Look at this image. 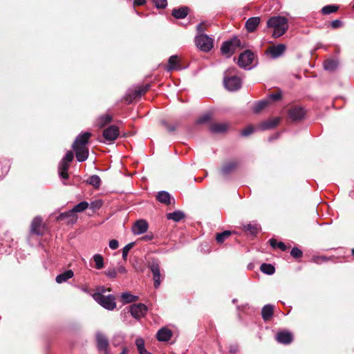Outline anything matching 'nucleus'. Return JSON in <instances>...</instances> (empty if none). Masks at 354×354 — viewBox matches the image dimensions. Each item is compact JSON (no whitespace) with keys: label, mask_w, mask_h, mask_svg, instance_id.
Returning <instances> with one entry per match:
<instances>
[{"label":"nucleus","mask_w":354,"mask_h":354,"mask_svg":"<svg viewBox=\"0 0 354 354\" xmlns=\"http://www.w3.org/2000/svg\"><path fill=\"white\" fill-rule=\"evenodd\" d=\"M238 72L236 67H230L224 72L223 84L229 91H236L241 88L242 80Z\"/></svg>","instance_id":"f257e3e1"},{"label":"nucleus","mask_w":354,"mask_h":354,"mask_svg":"<svg viewBox=\"0 0 354 354\" xmlns=\"http://www.w3.org/2000/svg\"><path fill=\"white\" fill-rule=\"evenodd\" d=\"M267 27L273 29L272 37L277 38L288 29V21L285 17L274 16L267 21Z\"/></svg>","instance_id":"f03ea898"},{"label":"nucleus","mask_w":354,"mask_h":354,"mask_svg":"<svg viewBox=\"0 0 354 354\" xmlns=\"http://www.w3.org/2000/svg\"><path fill=\"white\" fill-rule=\"evenodd\" d=\"M93 298L101 306L108 310H113L116 307L115 297L113 295H104L102 293L93 294Z\"/></svg>","instance_id":"7ed1b4c3"},{"label":"nucleus","mask_w":354,"mask_h":354,"mask_svg":"<svg viewBox=\"0 0 354 354\" xmlns=\"http://www.w3.org/2000/svg\"><path fill=\"white\" fill-rule=\"evenodd\" d=\"M241 40L237 37H234L231 39L225 41L222 44L221 51L223 55L230 57L241 48Z\"/></svg>","instance_id":"20e7f679"},{"label":"nucleus","mask_w":354,"mask_h":354,"mask_svg":"<svg viewBox=\"0 0 354 354\" xmlns=\"http://www.w3.org/2000/svg\"><path fill=\"white\" fill-rule=\"evenodd\" d=\"M196 46L204 52H208L213 48V39L205 34H200L195 37Z\"/></svg>","instance_id":"39448f33"},{"label":"nucleus","mask_w":354,"mask_h":354,"mask_svg":"<svg viewBox=\"0 0 354 354\" xmlns=\"http://www.w3.org/2000/svg\"><path fill=\"white\" fill-rule=\"evenodd\" d=\"M254 53L249 50H246L239 55L237 64L242 68L245 70H250L252 68L251 64L254 60Z\"/></svg>","instance_id":"423d86ee"},{"label":"nucleus","mask_w":354,"mask_h":354,"mask_svg":"<svg viewBox=\"0 0 354 354\" xmlns=\"http://www.w3.org/2000/svg\"><path fill=\"white\" fill-rule=\"evenodd\" d=\"M149 268L153 274V286L156 288H159L161 283L160 266L157 259H152L149 263Z\"/></svg>","instance_id":"0eeeda50"},{"label":"nucleus","mask_w":354,"mask_h":354,"mask_svg":"<svg viewBox=\"0 0 354 354\" xmlns=\"http://www.w3.org/2000/svg\"><path fill=\"white\" fill-rule=\"evenodd\" d=\"M147 310L148 308L147 306L140 303L131 305L129 309V312L131 313V316L136 319L144 317L147 314Z\"/></svg>","instance_id":"6e6552de"},{"label":"nucleus","mask_w":354,"mask_h":354,"mask_svg":"<svg viewBox=\"0 0 354 354\" xmlns=\"http://www.w3.org/2000/svg\"><path fill=\"white\" fill-rule=\"evenodd\" d=\"M119 129L115 125H111L103 131V137L106 141L113 142L119 136Z\"/></svg>","instance_id":"1a4fd4ad"},{"label":"nucleus","mask_w":354,"mask_h":354,"mask_svg":"<svg viewBox=\"0 0 354 354\" xmlns=\"http://www.w3.org/2000/svg\"><path fill=\"white\" fill-rule=\"evenodd\" d=\"M95 339L97 350L103 351L104 353L108 352L109 341L105 335L100 331H97L95 334Z\"/></svg>","instance_id":"9d476101"},{"label":"nucleus","mask_w":354,"mask_h":354,"mask_svg":"<svg viewBox=\"0 0 354 354\" xmlns=\"http://www.w3.org/2000/svg\"><path fill=\"white\" fill-rule=\"evenodd\" d=\"M75 151L76 159L78 162H84L88 157V149L86 146L72 147Z\"/></svg>","instance_id":"9b49d317"},{"label":"nucleus","mask_w":354,"mask_h":354,"mask_svg":"<svg viewBox=\"0 0 354 354\" xmlns=\"http://www.w3.org/2000/svg\"><path fill=\"white\" fill-rule=\"evenodd\" d=\"M30 232L37 235H42L44 234V227H42V219L41 217L37 216L32 220Z\"/></svg>","instance_id":"f8f14e48"},{"label":"nucleus","mask_w":354,"mask_h":354,"mask_svg":"<svg viewBox=\"0 0 354 354\" xmlns=\"http://www.w3.org/2000/svg\"><path fill=\"white\" fill-rule=\"evenodd\" d=\"M149 225L145 220L140 219L137 221L132 227V232L134 234H142L146 232Z\"/></svg>","instance_id":"ddd939ff"},{"label":"nucleus","mask_w":354,"mask_h":354,"mask_svg":"<svg viewBox=\"0 0 354 354\" xmlns=\"http://www.w3.org/2000/svg\"><path fill=\"white\" fill-rule=\"evenodd\" d=\"M57 220L59 221H64L68 224H73L77 221V216L74 214L72 209L61 213L57 217Z\"/></svg>","instance_id":"4468645a"},{"label":"nucleus","mask_w":354,"mask_h":354,"mask_svg":"<svg viewBox=\"0 0 354 354\" xmlns=\"http://www.w3.org/2000/svg\"><path fill=\"white\" fill-rule=\"evenodd\" d=\"M288 115L292 120H300L304 118L305 111L302 107L295 106L289 110Z\"/></svg>","instance_id":"2eb2a0df"},{"label":"nucleus","mask_w":354,"mask_h":354,"mask_svg":"<svg viewBox=\"0 0 354 354\" xmlns=\"http://www.w3.org/2000/svg\"><path fill=\"white\" fill-rule=\"evenodd\" d=\"M91 136L90 132H83L80 133L75 138L72 147H76L79 146H86L88 142L89 138Z\"/></svg>","instance_id":"dca6fc26"},{"label":"nucleus","mask_w":354,"mask_h":354,"mask_svg":"<svg viewBox=\"0 0 354 354\" xmlns=\"http://www.w3.org/2000/svg\"><path fill=\"white\" fill-rule=\"evenodd\" d=\"M239 162L230 161L223 165L221 169V173L223 176H227L233 172L239 166Z\"/></svg>","instance_id":"f3484780"},{"label":"nucleus","mask_w":354,"mask_h":354,"mask_svg":"<svg viewBox=\"0 0 354 354\" xmlns=\"http://www.w3.org/2000/svg\"><path fill=\"white\" fill-rule=\"evenodd\" d=\"M276 339L281 344H288L292 342V335L288 331H281L277 334Z\"/></svg>","instance_id":"a211bd4d"},{"label":"nucleus","mask_w":354,"mask_h":354,"mask_svg":"<svg viewBox=\"0 0 354 354\" xmlns=\"http://www.w3.org/2000/svg\"><path fill=\"white\" fill-rule=\"evenodd\" d=\"M260 21L261 19L259 17H250L245 22V28L247 29L248 32H254L259 26Z\"/></svg>","instance_id":"6ab92c4d"},{"label":"nucleus","mask_w":354,"mask_h":354,"mask_svg":"<svg viewBox=\"0 0 354 354\" xmlns=\"http://www.w3.org/2000/svg\"><path fill=\"white\" fill-rule=\"evenodd\" d=\"M286 45L283 44H279L276 46H272L270 48V53L272 58H277L281 56L286 50Z\"/></svg>","instance_id":"aec40b11"},{"label":"nucleus","mask_w":354,"mask_h":354,"mask_svg":"<svg viewBox=\"0 0 354 354\" xmlns=\"http://www.w3.org/2000/svg\"><path fill=\"white\" fill-rule=\"evenodd\" d=\"M171 330L166 328L160 329L156 334L158 340L160 342H167L171 339Z\"/></svg>","instance_id":"412c9836"},{"label":"nucleus","mask_w":354,"mask_h":354,"mask_svg":"<svg viewBox=\"0 0 354 354\" xmlns=\"http://www.w3.org/2000/svg\"><path fill=\"white\" fill-rule=\"evenodd\" d=\"M182 68L179 64L178 56L171 55L168 60V65L166 67V71L169 72L173 70H181Z\"/></svg>","instance_id":"4be33fe9"},{"label":"nucleus","mask_w":354,"mask_h":354,"mask_svg":"<svg viewBox=\"0 0 354 354\" xmlns=\"http://www.w3.org/2000/svg\"><path fill=\"white\" fill-rule=\"evenodd\" d=\"M274 306L266 304L261 309V316L264 321L269 320L273 315Z\"/></svg>","instance_id":"5701e85b"},{"label":"nucleus","mask_w":354,"mask_h":354,"mask_svg":"<svg viewBox=\"0 0 354 354\" xmlns=\"http://www.w3.org/2000/svg\"><path fill=\"white\" fill-rule=\"evenodd\" d=\"M156 199L161 203L169 205L171 203V194L167 191H160L157 194Z\"/></svg>","instance_id":"b1692460"},{"label":"nucleus","mask_w":354,"mask_h":354,"mask_svg":"<svg viewBox=\"0 0 354 354\" xmlns=\"http://www.w3.org/2000/svg\"><path fill=\"white\" fill-rule=\"evenodd\" d=\"M189 8L187 6H182L178 8H174L172 10V15L176 19H184L188 15Z\"/></svg>","instance_id":"393cba45"},{"label":"nucleus","mask_w":354,"mask_h":354,"mask_svg":"<svg viewBox=\"0 0 354 354\" xmlns=\"http://www.w3.org/2000/svg\"><path fill=\"white\" fill-rule=\"evenodd\" d=\"M279 122V118H274L261 122L260 129L261 130H268L275 127Z\"/></svg>","instance_id":"a878e982"},{"label":"nucleus","mask_w":354,"mask_h":354,"mask_svg":"<svg viewBox=\"0 0 354 354\" xmlns=\"http://www.w3.org/2000/svg\"><path fill=\"white\" fill-rule=\"evenodd\" d=\"M74 276L73 271L71 270H68L59 274H58L55 278V281L57 283H62L66 282L67 280L71 279Z\"/></svg>","instance_id":"bb28decb"},{"label":"nucleus","mask_w":354,"mask_h":354,"mask_svg":"<svg viewBox=\"0 0 354 354\" xmlns=\"http://www.w3.org/2000/svg\"><path fill=\"white\" fill-rule=\"evenodd\" d=\"M185 216V213L181 210H176L173 212L166 214V218L168 220H171L175 222H179Z\"/></svg>","instance_id":"cd10ccee"},{"label":"nucleus","mask_w":354,"mask_h":354,"mask_svg":"<svg viewBox=\"0 0 354 354\" xmlns=\"http://www.w3.org/2000/svg\"><path fill=\"white\" fill-rule=\"evenodd\" d=\"M69 167V163L66 162L61 160L59 163V175L61 178L64 179L68 178V169Z\"/></svg>","instance_id":"c85d7f7f"},{"label":"nucleus","mask_w":354,"mask_h":354,"mask_svg":"<svg viewBox=\"0 0 354 354\" xmlns=\"http://www.w3.org/2000/svg\"><path fill=\"white\" fill-rule=\"evenodd\" d=\"M228 126L225 123H214L210 126V131L212 133H223L227 130Z\"/></svg>","instance_id":"c756f323"},{"label":"nucleus","mask_w":354,"mask_h":354,"mask_svg":"<svg viewBox=\"0 0 354 354\" xmlns=\"http://www.w3.org/2000/svg\"><path fill=\"white\" fill-rule=\"evenodd\" d=\"M338 61L333 59H329L324 62V68L326 71H333L338 66Z\"/></svg>","instance_id":"7c9ffc66"},{"label":"nucleus","mask_w":354,"mask_h":354,"mask_svg":"<svg viewBox=\"0 0 354 354\" xmlns=\"http://www.w3.org/2000/svg\"><path fill=\"white\" fill-rule=\"evenodd\" d=\"M245 231L249 232L251 234L255 235L260 230V225L257 223H250L243 226Z\"/></svg>","instance_id":"2f4dec72"},{"label":"nucleus","mask_w":354,"mask_h":354,"mask_svg":"<svg viewBox=\"0 0 354 354\" xmlns=\"http://www.w3.org/2000/svg\"><path fill=\"white\" fill-rule=\"evenodd\" d=\"M121 298L124 304H130L138 299V297L131 294L129 292L122 293Z\"/></svg>","instance_id":"473e14b6"},{"label":"nucleus","mask_w":354,"mask_h":354,"mask_svg":"<svg viewBox=\"0 0 354 354\" xmlns=\"http://www.w3.org/2000/svg\"><path fill=\"white\" fill-rule=\"evenodd\" d=\"M139 91H140V90L138 88V87L133 90L129 91V96L126 99L129 104L131 103L133 100L141 97L142 94L140 93Z\"/></svg>","instance_id":"72a5a7b5"},{"label":"nucleus","mask_w":354,"mask_h":354,"mask_svg":"<svg viewBox=\"0 0 354 354\" xmlns=\"http://www.w3.org/2000/svg\"><path fill=\"white\" fill-rule=\"evenodd\" d=\"M86 183L93 186L95 188H99L101 185V179L97 175H92L86 180Z\"/></svg>","instance_id":"f704fd0d"},{"label":"nucleus","mask_w":354,"mask_h":354,"mask_svg":"<svg viewBox=\"0 0 354 354\" xmlns=\"http://www.w3.org/2000/svg\"><path fill=\"white\" fill-rule=\"evenodd\" d=\"M269 104V101L268 100H263L256 102L253 106V112L254 113H259L261 110L265 109Z\"/></svg>","instance_id":"c9c22d12"},{"label":"nucleus","mask_w":354,"mask_h":354,"mask_svg":"<svg viewBox=\"0 0 354 354\" xmlns=\"http://www.w3.org/2000/svg\"><path fill=\"white\" fill-rule=\"evenodd\" d=\"M113 120V118L111 115H102L99 117L97 120V125L99 127L102 128L104 127L106 124L111 122Z\"/></svg>","instance_id":"e433bc0d"},{"label":"nucleus","mask_w":354,"mask_h":354,"mask_svg":"<svg viewBox=\"0 0 354 354\" xmlns=\"http://www.w3.org/2000/svg\"><path fill=\"white\" fill-rule=\"evenodd\" d=\"M261 271L266 274L271 275L274 273L275 268L270 263H262L260 267Z\"/></svg>","instance_id":"4c0bfd02"},{"label":"nucleus","mask_w":354,"mask_h":354,"mask_svg":"<svg viewBox=\"0 0 354 354\" xmlns=\"http://www.w3.org/2000/svg\"><path fill=\"white\" fill-rule=\"evenodd\" d=\"M88 206H89V204L88 202L82 201V202L79 203L78 204H77L75 206H74L73 208L72 209V210L75 214V213H80V212H84L88 207Z\"/></svg>","instance_id":"58836bf2"},{"label":"nucleus","mask_w":354,"mask_h":354,"mask_svg":"<svg viewBox=\"0 0 354 354\" xmlns=\"http://www.w3.org/2000/svg\"><path fill=\"white\" fill-rule=\"evenodd\" d=\"M136 345L137 346L139 354H151L147 351L145 348V342L142 338H138L136 340Z\"/></svg>","instance_id":"ea45409f"},{"label":"nucleus","mask_w":354,"mask_h":354,"mask_svg":"<svg viewBox=\"0 0 354 354\" xmlns=\"http://www.w3.org/2000/svg\"><path fill=\"white\" fill-rule=\"evenodd\" d=\"M232 232L230 230H225L223 232L218 233L216 236V240L218 243H223L230 235Z\"/></svg>","instance_id":"a19ab883"},{"label":"nucleus","mask_w":354,"mask_h":354,"mask_svg":"<svg viewBox=\"0 0 354 354\" xmlns=\"http://www.w3.org/2000/svg\"><path fill=\"white\" fill-rule=\"evenodd\" d=\"M339 9V6L336 5H327L322 8V12L323 15H329L335 12Z\"/></svg>","instance_id":"79ce46f5"},{"label":"nucleus","mask_w":354,"mask_h":354,"mask_svg":"<svg viewBox=\"0 0 354 354\" xmlns=\"http://www.w3.org/2000/svg\"><path fill=\"white\" fill-rule=\"evenodd\" d=\"M95 263V268L97 270L102 269L104 267V259L101 254H96L93 257Z\"/></svg>","instance_id":"37998d69"},{"label":"nucleus","mask_w":354,"mask_h":354,"mask_svg":"<svg viewBox=\"0 0 354 354\" xmlns=\"http://www.w3.org/2000/svg\"><path fill=\"white\" fill-rule=\"evenodd\" d=\"M135 242H131L128 244H127L123 248H122V259L126 261L127 259L128 253L129 250L134 246Z\"/></svg>","instance_id":"c03bdc74"},{"label":"nucleus","mask_w":354,"mask_h":354,"mask_svg":"<svg viewBox=\"0 0 354 354\" xmlns=\"http://www.w3.org/2000/svg\"><path fill=\"white\" fill-rule=\"evenodd\" d=\"M102 204L103 203L102 200H95L94 201H92L89 205L91 209L95 211L100 209L101 207L102 206Z\"/></svg>","instance_id":"a18cd8bd"},{"label":"nucleus","mask_w":354,"mask_h":354,"mask_svg":"<svg viewBox=\"0 0 354 354\" xmlns=\"http://www.w3.org/2000/svg\"><path fill=\"white\" fill-rule=\"evenodd\" d=\"M154 5L158 9H164L167 6V0H153Z\"/></svg>","instance_id":"49530a36"},{"label":"nucleus","mask_w":354,"mask_h":354,"mask_svg":"<svg viewBox=\"0 0 354 354\" xmlns=\"http://www.w3.org/2000/svg\"><path fill=\"white\" fill-rule=\"evenodd\" d=\"M290 255L295 259L300 258L303 255V252L298 248L295 247L291 250Z\"/></svg>","instance_id":"de8ad7c7"},{"label":"nucleus","mask_w":354,"mask_h":354,"mask_svg":"<svg viewBox=\"0 0 354 354\" xmlns=\"http://www.w3.org/2000/svg\"><path fill=\"white\" fill-rule=\"evenodd\" d=\"M281 98V93L280 92H276L270 93L268 95V100L270 102L272 101H277Z\"/></svg>","instance_id":"09e8293b"},{"label":"nucleus","mask_w":354,"mask_h":354,"mask_svg":"<svg viewBox=\"0 0 354 354\" xmlns=\"http://www.w3.org/2000/svg\"><path fill=\"white\" fill-rule=\"evenodd\" d=\"M74 155L71 151H68L62 160L70 164L73 160Z\"/></svg>","instance_id":"8fccbe9b"},{"label":"nucleus","mask_w":354,"mask_h":354,"mask_svg":"<svg viewBox=\"0 0 354 354\" xmlns=\"http://www.w3.org/2000/svg\"><path fill=\"white\" fill-rule=\"evenodd\" d=\"M162 124L167 129L169 132H174L176 129V124H169L165 120L161 122Z\"/></svg>","instance_id":"3c124183"},{"label":"nucleus","mask_w":354,"mask_h":354,"mask_svg":"<svg viewBox=\"0 0 354 354\" xmlns=\"http://www.w3.org/2000/svg\"><path fill=\"white\" fill-rule=\"evenodd\" d=\"M104 274L109 278L114 279L117 276V271L115 268H109L104 272Z\"/></svg>","instance_id":"603ef678"},{"label":"nucleus","mask_w":354,"mask_h":354,"mask_svg":"<svg viewBox=\"0 0 354 354\" xmlns=\"http://www.w3.org/2000/svg\"><path fill=\"white\" fill-rule=\"evenodd\" d=\"M124 339V335L119 333L115 335L113 337V344L114 346H118L122 341H123Z\"/></svg>","instance_id":"864d4df0"},{"label":"nucleus","mask_w":354,"mask_h":354,"mask_svg":"<svg viewBox=\"0 0 354 354\" xmlns=\"http://www.w3.org/2000/svg\"><path fill=\"white\" fill-rule=\"evenodd\" d=\"M210 119H211V115L209 113H206V114H204L203 115H202L201 117H200L198 119L197 122L198 124H203V123L209 121Z\"/></svg>","instance_id":"5fc2aeb1"},{"label":"nucleus","mask_w":354,"mask_h":354,"mask_svg":"<svg viewBox=\"0 0 354 354\" xmlns=\"http://www.w3.org/2000/svg\"><path fill=\"white\" fill-rule=\"evenodd\" d=\"M254 132V128L252 126H249L241 131V135L242 136H248Z\"/></svg>","instance_id":"6e6d98bb"},{"label":"nucleus","mask_w":354,"mask_h":354,"mask_svg":"<svg viewBox=\"0 0 354 354\" xmlns=\"http://www.w3.org/2000/svg\"><path fill=\"white\" fill-rule=\"evenodd\" d=\"M330 26L332 28L337 29L343 26V22L340 19H335L331 22Z\"/></svg>","instance_id":"4d7b16f0"},{"label":"nucleus","mask_w":354,"mask_h":354,"mask_svg":"<svg viewBox=\"0 0 354 354\" xmlns=\"http://www.w3.org/2000/svg\"><path fill=\"white\" fill-rule=\"evenodd\" d=\"M109 246L112 250H116L119 246V243L115 239H112L109 241Z\"/></svg>","instance_id":"13d9d810"},{"label":"nucleus","mask_w":354,"mask_h":354,"mask_svg":"<svg viewBox=\"0 0 354 354\" xmlns=\"http://www.w3.org/2000/svg\"><path fill=\"white\" fill-rule=\"evenodd\" d=\"M239 351V346L236 344L231 345L229 348V351L231 353H236Z\"/></svg>","instance_id":"bf43d9fd"},{"label":"nucleus","mask_w":354,"mask_h":354,"mask_svg":"<svg viewBox=\"0 0 354 354\" xmlns=\"http://www.w3.org/2000/svg\"><path fill=\"white\" fill-rule=\"evenodd\" d=\"M150 87L149 84H146L145 86L138 87V88L140 90V93L144 94L145 92H147Z\"/></svg>","instance_id":"052dcab7"},{"label":"nucleus","mask_w":354,"mask_h":354,"mask_svg":"<svg viewBox=\"0 0 354 354\" xmlns=\"http://www.w3.org/2000/svg\"><path fill=\"white\" fill-rule=\"evenodd\" d=\"M197 32L200 34H203V32L205 31V28L203 26V23H200L196 26Z\"/></svg>","instance_id":"680f3d73"},{"label":"nucleus","mask_w":354,"mask_h":354,"mask_svg":"<svg viewBox=\"0 0 354 354\" xmlns=\"http://www.w3.org/2000/svg\"><path fill=\"white\" fill-rule=\"evenodd\" d=\"M116 271L120 274H125L127 272V269L123 266H119Z\"/></svg>","instance_id":"e2e57ef3"},{"label":"nucleus","mask_w":354,"mask_h":354,"mask_svg":"<svg viewBox=\"0 0 354 354\" xmlns=\"http://www.w3.org/2000/svg\"><path fill=\"white\" fill-rule=\"evenodd\" d=\"M146 3V0H134L133 5L138 6H142Z\"/></svg>","instance_id":"0e129e2a"},{"label":"nucleus","mask_w":354,"mask_h":354,"mask_svg":"<svg viewBox=\"0 0 354 354\" xmlns=\"http://www.w3.org/2000/svg\"><path fill=\"white\" fill-rule=\"evenodd\" d=\"M277 247L280 248L282 251H286L287 249L286 245L283 242H279L277 244Z\"/></svg>","instance_id":"69168bd1"},{"label":"nucleus","mask_w":354,"mask_h":354,"mask_svg":"<svg viewBox=\"0 0 354 354\" xmlns=\"http://www.w3.org/2000/svg\"><path fill=\"white\" fill-rule=\"evenodd\" d=\"M106 291V289L105 287L100 286L97 288V292L95 293H102V295H104V293H105Z\"/></svg>","instance_id":"338daca9"},{"label":"nucleus","mask_w":354,"mask_h":354,"mask_svg":"<svg viewBox=\"0 0 354 354\" xmlns=\"http://www.w3.org/2000/svg\"><path fill=\"white\" fill-rule=\"evenodd\" d=\"M269 242L272 247L275 248L277 246L278 243L276 239H270Z\"/></svg>","instance_id":"774afa93"}]
</instances>
